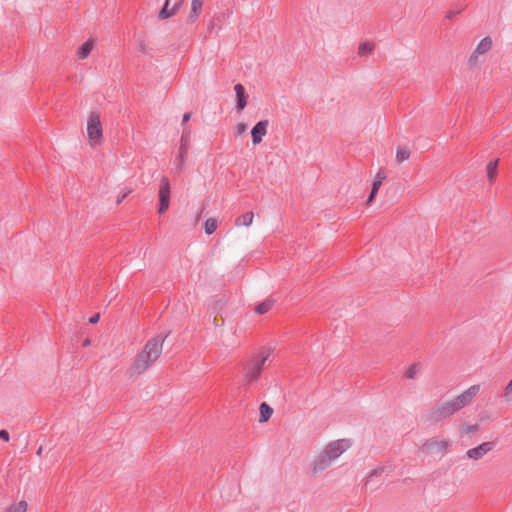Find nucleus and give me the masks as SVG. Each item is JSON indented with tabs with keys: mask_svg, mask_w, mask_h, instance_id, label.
Segmentation results:
<instances>
[{
	"mask_svg": "<svg viewBox=\"0 0 512 512\" xmlns=\"http://www.w3.org/2000/svg\"><path fill=\"white\" fill-rule=\"evenodd\" d=\"M166 337L156 335L151 338L137 355L128 369L131 378H136L146 372L161 356Z\"/></svg>",
	"mask_w": 512,
	"mask_h": 512,
	"instance_id": "1",
	"label": "nucleus"
},
{
	"mask_svg": "<svg viewBox=\"0 0 512 512\" xmlns=\"http://www.w3.org/2000/svg\"><path fill=\"white\" fill-rule=\"evenodd\" d=\"M479 391L480 385L475 384L470 386L455 398L438 403L430 410L428 416L429 420L432 422H438L442 419L454 415L462 408L470 404L472 400L478 395Z\"/></svg>",
	"mask_w": 512,
	"mask_h": 512,
	"instance_id": "2",
	"label": "nucleus"
},
{
	"mask_svg": "<svg viewBox=\"0 0 512 512\" xmlns=\"http://www.w3.org/2000/svg\"><path fill=\"white\" fill-rule=\"evenodd\" d=\"M271 353L272 350L270 348L262 349L259 352V358L246 367L242 378L243 386H251L260 379L262 370Z\"/></svg>",
	"mask_w": 512,
	"mask_h": 512,
	"instance_id": "3",
	"label": "nucleus"
},
{
	"mask_svg": "<svg viewBox=\"0 0 512 512\" xmlns=\"http://www.w3.org/2000/svg\"><path fill=\"white\" fill-rule=\"evenodd\" d=\"M87 139L92 148L100 146L103 142V126L100 119V114L91 112L87 117Z\"/></svg>",
	"mask_w": 512,
	"mask_h": 512,
	"instance_id": "4",
	"label": "nucleus"
},
{
	"mask_svg": "<svg viewBox=\"0 0 512 512\" xmlns=\"http://www.w3.org/2000/svg\"><path fill=\"white\" fill-rule=\"evenodd\" d=\"M351 442L348 439H339L330 442L322 451V469L329 466L336 460L343 452L349 449Z\"/></svg>",
	"mask_w": 512,
	"mask_h": 512,
	"instance_id": "5",
	"label": "nucleus"
},
{
	"mask_svg": "<svg viewBox=\"0 0 512 512\" xmlns=\"http://www.w3.org/2000/svg\"><path fill=\"white\" fill-rule=\"evenodd\" d=\"M170 194H171V186L169 179L167 177H162L159 183V209L158 212L163 214L170 205Z\"/></svg>",
	"mask_w": 512,
	"mask_h": 512,
	"instance_id": "6",
	"label": "nucleus"
},
{
	"mask_svg": "<svg viewBox=\"0 0 512 512\" xmlns=\"http://www.w3.org/2000/svg\"><path fill=\"white\" fill-rule=\"evenodd\" d=\"M494 448H495V442L487 441V442L481 443L477 447L467 450L465 455L468 459L478 461V460L483 459Z\"/></svg>",
	"mask_w": 512,
	"mask_h": 512,
	"instance_id": "7",
	"label": "nucleus"
},
{
	"mask_svg": "<svg viewBox=\"0 0 512 512\" xmlns=\"http://www.w3.org/2000/svg\"><path fill=\"white\" fill-rule=\"evenodd\" d=\"M268 121H259L251 130L252 143L258 145L267 133Z\"/></svg>",
	"mask_w": 512,
	"mask_h": 512,
	"instance_id": "8",
	"label": "nucleus"
},
{
	"mask_svg": "<svg viewBox=\"0 0 512 512\" xmlns=\"http://www.w3.org/2000/svg\"><path fill=\"white\" fill-rule=\"evenodd\" d=\"M448 445L449 443L446 440L430 439L424 444V447L429 452L436 453L444 452L448 448Z\"/></svg>",
	"mask_w": 512,
	"mask_h": 512,
	"instance_id": "9",
	"label": "nucleus"
},
{
	"mask_svg": "<svg viewBox=\"0 0 512 512\" xmlns=\"http://www.w3.org/2000/svg\"><path fill=\"white\" fill-rule=\"evenodd\" d=\"M234 91L237 98L236 107L239 111L243 110L247 105V94L244 86L242 84H236L234 86Z\"/></svg>",
	"mask_w": 512,
	"mask_h": 512,
	"instance_id": "10",
	"label": "nucleus"
},
{
	"mask_svg": "<svg viewBox=\"0 0 512 512\" xmlns=\"http://www.w3.org/2000/svg\"><path fill=\"white\" fill-rule=\"evenodd\" d=\"M95 41L93 39H88L86 42H84L78 49H77V56L79 59L84 60L86 59L91 51L94 49Z\"/></svg>",
	"mask_w": 512,
	"mask_h": 512,
	"instance_id": "11",
	"label": "nucleus"
},
{
	"mask_svg": "<svg viewBox=\"0 0 512 512\" xmlns=\"http://www.w3.org/2000/svg\"><path fill=\"white\" fill-rule=\"evenodd\" d=\"M204 0H191V9L188 15L190 22H195L202 11Z\"/></svg>",
	"mask_w": 512,
	"mask_h": 512,
	"instance_id": "12",
	"label": "nucleus"
},
{
	"mask_svg": "<svg viewBox=\"0 0 512 512\" xmlns=\"http://www.w3.org/2000/svg\"><path fill=\"white\" fill-rule=\"evenodd\" d=\"M273 414V408L267 403L263 402L259 407V423L267 422Z\"/></svg>",
	"mask_w": 512,
	"mask_h": 512,
	"instance_id": "13",
	"label": "nucleus"
},
{
	"mask_svg": "<svg viewBox=\"0 0 512 512\" xmlns=\"http://www.w3.org/2000/svg\"><path fill=\"white\" fill-rule=\"evenodd\" d=\"M27 510L28 502L26 500H20L8 505L4 512H27Z\"/></svg>",
	"mask_w": 512,
	"mask_h": 512,
	"instance_id": "14",
	"label": "nucleus"
},
{
	"mask_svg": "<svg viewBox=\"0 0 512 512\" xmlns=\"http://www.w3.org/2000/svg\"><path fill=\"white\" fill-rule=\"evenodd\" d=\"M171 0H166L164 7L159 13V17L161 19H167L174 15L178 9V4L176 3L172 8H169Z\"/></svg>",
	"mask_w": 512,
	"mask_h": 512,
	"instance_id": "15",
	"label": "nucleus"
},
{
	"mask_svg": "<svg viewBox=\"0 0 512 512\" xmlns=\"http://www.w3.org/2000/svg\"><path fill=\"white\" fill-rule=\"evenodd\" d=\"M492 46V40L490 37L483 38L476 46L474 52L478 55H482L490 50Z\"/></svg>",
	"mask_w": 512,
	"mask_h": 512,
	"instance_id": "16",
	"label": "nucleus"
},
{
	"mask_svg": "<svg viewBox=\"0 0 512 512\" xmlns=\"http://www.w3.org/2000/svg\"><path fill=\"white\" fill-rule=\"evenodd\" d=\"M253 221H254V213L247 212V213L240 215L236 219V225L248 227V226L252 225Z\"/></svg>",
	"mask_w": 512,
	"mask_h": 512,
	"instance_id": "17",
	"label": "nucleus"
},
{
	"mask_svg": "<svg viewBox=\"0 0 512 512\" xmlns=\"http://www.w3.org/2000/svg\"><path fill=\"white\" fill-rule=\"evenodd\" d=\"M498 160L490 161L487 165V179L494 182L497 175Z\"/></svg>",
	"mask_w": 512,
	"mask_h": 512,
	"instance_id": "18",
	"label": "nucleus"
},
{
	"mask_svg": "<svg viewBox=\"0 0 512 512\" xmlns=\"http://www.w3.org/2000/svg\"><path fill=\"white\" fill-rule=\"evenodd\" d=\"M218 227L217 220L215 218H208L204 223V230L207 235L213 234Z\"/></svg>",
	"mask_w": 512,
	"mask_h": 512,
	"instance_id": "19",
	"label": "nucleus"
},
{
	"mask_svg": "<svg viewBox=\"0 0 512 512\" xmlns=\"http://www.w3.org/2000/svg\"><path fill=\"white\" fill-rule=\"evenodd\" d=\"M374 45L368 42L361 43L358 47L359 56H367L372 53Z\"/></svg>",
	"mask_w": 512,
	"mask_h": 512,
	"instance_id": "20",
	"label": "nucleus"
},
{
	"mask_svg": "<svg viewBox=\"0 0 512 512\" xmlns=\"http://www.w3.org/2000/svg\"><path fill=\"white\" fill-rule=\"evenodd\" d=\"M410 157V150L407 148H401L399 147L396 152V160L397 162L401 163Z\"/></svg>",
	"mask_w": 512,
	"mask_h": 512,
	"instance_id": "21",
	"label": "nucleus"
},
{
	"mask_svg": "<svg viewBox=\"0 0 512 512\" xmlns=\"http://www.w3.org/2000/svg\"><path fill=\"white\" fill-rule=\"evenodd\" d=\"M272 306H273V301L272 300H267V301L257 305L256 308H255V311L258 314H264V313L268 312L271 309Z\"/></svg>",
	"mask_w": 512,
	"mask_h": 512,
	"instance_id": "22",
	"label": "nucleus"
},
{
	"mask_svg": "<svg viewBox=\"0 0 512 512\" xmlns=\"http://www.w3.org/2000/svg\"><path fill=\"white\" fill-rule=\"evenodd\" d=\"M419 372V366L418 364H412L405 372V377L409 379L416 378L417 374Z\"/></svg>",
	"mask_w": 512,
	"mask_h": 512,
	"instance_id": "23",
	"label": "nucleus"
},
{
	"mask_svg": "<svg viewBox=\"0 0 512 512\" xmlns=\"http://www.w3.org/2000/svg\"><path fill=\"white\" fill-rule=\"evenodd\" d=\"M385 178H386V176L384 174H382L381 172H378L376 174L375 179H374L373 184H372V187L374 188V191L380 189V187L382 186L383 181L385 180Z\"/></svg>",
	"mask_w": 512,
	"mask_h": 512,
	"instance_id": "24",
	"label": "nucleus"
},
{
	"mask_svg": "<svg viewBox=\"0 0 512 512\" xmlns=\"http://www.w3.org/2000/svg\"><path fill=\"white\" fill-rule=\"evenodd\" d=\"M188 149V140H185L184 138L181 139V145H180V160L181 162H184L186 154Z\"/></svg>",
	"mask_w": 512,
	"mask_h": 512,
	"instance_id": "25",
	"label": "nucleus"
},
{
	"mask_svg": "<svg viewBox=\"0 0 512 512\" xmlns=\"http://www.w3.org/2000/svg\"><path fill=\"white\" fill-rule=\"evenodd\" d=\"M478 430H479V426L477 424L463 425L461 427V433L462 434L476 433Z\"/></svg>",
	"mask_w": 512,
	"mask_h": 512,
	"instance_id": "26",
	"label": "nucleus"
},
{
	"mask_svg": "<svg viewBox=\"0 0 512 512\" xmlns=\"http://www.w3.org/2000/svg\"><path fill=\"white\" fill-rule=\"evenodd\" d=\"M503 397H504L506 402H511L512 401V379L509 381V383L505 387V391H504Z\"/></svg>",
	"mask_w": 512,
	"mask_h": 512,
	"instance_id": "27",
	"label": "nucleus"
},
{
	"mask_svg": "<svg viewBox=\"0 0 512 512\" xmlns=\"http://www.w3.org/2000/svg\"><path fill=\"white\" fill-rule=\"evenodd\" d=\"M247 130V125L245 123H238L235 126V132L238 136L244 134Z\"/></svg>",
	"mask_w": 512,
	"mask_h": 512,
	"instance_id": "28",
	"label": "nucleus"
},
{
	"mask_svg": "<svg viewBox=\"0 0 512 512\" xmlns=\"http://www.w3.org/2000/svg\"><path fill=\"white\" fill-rule=\"evenodd\" d=\"M309 469L313 475L317 474L318 470V458L315 457L310 463H309Z\"/></svg>",
	"mask_w": 512,
	"mask_h": 512,
	"instance_id": "29",
	"label": "nucleus"
},
{
	"mask_svg": "<svg viewBox=\"0 0 512 512\" xmlns=\"http://www.w3.org/2000/svg\"><path fill=\"white\" fill-rule=\"evenodd\" d=\"M139 50L144 53V54H147L149 52V47H148V43H146V41L142 40V41H139Z\"/></svg>",
	"mask_w": 512,
	"mask_h": 512,
	"instance_id": "30",
	"label": "nucleus"
},
{
	"mask_svg": "<svg viewBox=\"0 0 512 512\" xmlns=\"http://www.w3.org/2000/svg\"><path fill=\"white\" fill-rule=\"evenodd\" d=\"M478 57H479V55L476 54V52H473L471 54V56L469 57V60H468L469 64L471 66H475L477 64V62H478Z\"/></svg>",
	"mask_w": 512,
	"mask_h": 512,
	"instance_id": "31",
	"label": "nucleus"
},
{
	"mask_svg": "<svg viewBox=\"0 0 512 512\" xmlns=\"http://www.w3.org/2000/svg\"><path fill=\"white\" fill-rule=\"evenodd\" d=\"M377 192H378V190H375V191H374V188L372 187L371 192H370V195L368 196V199H367V201H366V203H367L368 205H370V204L373 202V200H374V198H375V196H376Z\"/></svg>",
	"mask_w": 512,
	"mask_h": 512,
	"instance_id": "32",
	"label": "nucleus"
},
{
	"mask_svg": "<svg viewBox=\"0 0 512 512\" xmlns=\"http://www.w3.org/2000/svg\"><path fill=\"white\" fill-rule=\"evenodd\" d=\"M99 319H100V314H99V313H97V314L93 315V316L89 319V322H90L91 324H96V323L99 321Z\"/></svg>",
	"mask_w": 512,
	"mask_h": 512,
	"instance_id": "33",
	"label": "nucleus"
},
{
	"mask_svg": "<svg viewBox=\"0 0 512 512\" xmlns=\"http://www.w3.org/2000/svg\"><path fill=\"white\" fill-rule=\"evenodd\" d=\"M0 438L5 440V441H8L9 440V433L6 430H1L0 431Z\"/></svg>",
	"mask_w": 512,
	"mask_h": 512,
	"instance_id": "34",
	"label": "nucleus"
},
{
	"mask_svg": "<svg viewBox=\"0 0 512 512\" xmlns=\"http://www.w3.org/2000/svg\"><path fill=\"white\" fill-rule=\"evenodd\" d=\"M190 117H191V113H185L183 115V123H186L187 121H189Z\"/></svg>",
	"mask_w": 512,
	"mask_h": 512,
	"instance_id": "35",
	"label": "nucleus"
},
{
	"mask_svg": "<svg viewBox=\"0 0 512 512\" xmlns=\"http://www.w3.org/2000/svg\"><path fill=\"white\" fill-rule=\"evenodd\" d=\"M130 193V191H128L127 193L123 194L122 196H120V198L117 200V203H121V201L127 196V194Z\"/></svg>",
	"mask_w": 512,
	"mask_h": 512,
	"instance_id": "36",
	"label": "nucleus"
},
{
	"mask_svg": "<svg viewBox=\"0 0 512 512\" xmlns=\"http://www.w3.org/2000/svg\"><path fill=\"white\" fill-rule=\"evenodd\" d=\"M454 16H455V12L450 11V12H448V14H447V16H446V17H447L448 19H452Z\"/></svg>",
	"mask_w": 512,
	"mask_h": 512,
	"instance_id": "37",
	"label": "nucleus"
},
{
	"mask_svg": "<svg viewBox=\"0 0 512 512\" xmlns=\"http://www.w3.org/2000/svg\"><path fill=\"white\" fill-rule=\"evenodd\" d=\"M89 343H90V341H89V340H86V341L84 342V345H85V346H87V345H89Z\"/></svg>",
	"mask_w": 512,
	"mask_h": 512,
	"instance_id": "38",
	"label": "nucleus"
}]
</instances>
